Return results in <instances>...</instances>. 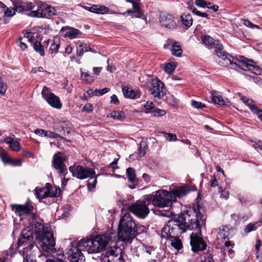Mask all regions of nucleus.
Returning a JSON list of instances; mask_svg holds the SVG:
<instances>
[{
	"mask_svg": "<svg viewBox=\"0 0 262 262\" xmlns=\"http://www.w3.org/2000/svg\"><path fill=\"white\" fill-rule=\"evenodd\" d=\"M206 217L194 208L176 215L169 220L162 229L161 246H182L178 236L187 229L193 230L205 225Z\"/></svg>",
	"mask_w": 262,
	"mask_h": 262,
	"instance_id": "obj_1",
	"label": "nucleus"
},
{
	"mask_svg": "<svg viewBox=\"0 0 262 262\" xmlns=\"http://www.w3.org/2000/svg\"><path fill=\"white\" fill-rule=\"evenodd\" d=\"M136 225L129 213H125L120 220L118 226V236L115 232H108L98 235L94 237L92 236L83 238L78 242L73 240L70 242V246H107L117 244L118 241L123 242L125 244L130 243L137 234Z\"/></svg>",
	"mask_w": 262,
	"mask_h": 262,
	"instance_id": "obj_2",
	"label": "nucleus"
},
{
	"mask_svg": "<svg viewBox=\"0 0 262 262\" xmlns=\"http://www.w3.org/2000/svg\"><path fill=\"white\" fill-rule=\"evenodd\" d=\"M11 207L12 210L19 216L31 214L30 225L34 227L36 239L40 246H55L50 227L43 224V220L37 215L32 213L34 208L32 202L28 201L24 205L12 204Z\"/></svg>",
	"mask_w": 262,
	"mask_h": 262,
	"instance_id": "obj_3",
	"label": "nucleus"
},
{
	"mask_svg": "<svg viewBox=\"0 0 262 262\" xmlns=\"http://www.w3.org/2000/svg\"><path fill=\"white\" fill-rule=\"evenodd\" d=\"M145 198L148 204H152L155 206L161 208L171 206L174 201V196L169 191L159 190L156 192L155 194L145 195Z\"/></svg>",
	"mask_w": 262,
	"mask_h": 262,
	"instance_id": "obj_4",
	"label": "nucleus"
},
{
	"mask_svg": "<svg viewBox=\"0 0 262 262\" xmlns=\"http://www.w3.org/2000/svg\"><path fill=\"white\" fill-rule=\"evenodd\" d=\"M227 61V66L235 70L242 69L244 71H250L256 75H260L262 69L259 67L248 63L244 57H241V59H237L233 57Z\"/></svg>",
	"mask_w": 262,
	"mask_h": 262,
	"instance_id": "obj_5",
	"label": "nucleus"
},
{
	"mask_svg": "<svg viewBox=\"0 0 262 262\" xmlns=\"http://www.w3.org/2000/svg\"><path fill=\"white\" fill-rule=\"evenodd\" d=\"M202 41L205 45L212 46L214 48L215 54L224 62L222 65L227 66V61L230 59L231 56L224 51L223 47L219 40H214L210 36L205 35L202 37Z\"/></svg>",
	"mask_w": 262,
	"mask_h": 262,
	"instance_id": "obj_6",
	"label": "nucleus"
},
{
	"mask_svg": "<svg viewBox=\"0 0 262 262\" xmlns=\"http://www.w3.org/2000/svg\"><path fill=\"white\" fill-rule=\"evenodd\" d=\"M69 169L73 177L80 180H83L88 178L93 179L94 176L95 174V171L93 169L84 167L81 165H72L70 166Z\"/></svg>",
	"mask_w": 262,
	"mask_h": 262,
	"instance_id": "obj_7",
	"label": "nucleus"
},
{
	"mask_svg": "<svg viewBox=\"0 0 262 262\" xmlns=\"http://www.w3.org/2000/svg\"><path fill=\"white\" fill-rule=\"evenodd\" d=\"M149 204L144 198V200H138L135 204L132 205L129 207V210L137 216L144 219L149 213V209L148 207Z\"/></svg>",
	"mask_w": 262,
	"mask_h": 262,
	"instance_id": "obj_8",
	"label": "nucleus"
},
{
	"mask_svg": "<svg viewBox=\"0 0 262 262\" xmlns=\"http://www.w3.org/2000/svg\"><path fill=\"white\" fill-rule=\"evenodd\" d=\"M233 232L232 229L229 228L227 226H222L219 228L216 239L217 245L224 244V246H234V243L230 241L229 239L232 237L231 233Z\"/></svg>",
	"mask_w": 262,
	"mask_h": 262,
	"instance_id": "obj_9",
	"label": "nucleus"
},
{
	"mask_svg": "<svg viewBox=\"0 0 262 262\" xmlns=\"http://www.w3.org/2000/svg\"><path fill=\"white\" fill-rule=\"evenodd\" d=\"M110 249L105 252L104 262H125L120 247H109Z\"/></svg>",
	"mask_w": 262,
	"mask_h": 262,
	"instance_id": "obj_10",
	"label": "nucleus"
},
{
	"mask_svg": "<svg viewBox=\"0 0 262 262\" xmlns=\"http://www.w3.org/2000/svg\"><path fill=\"white\" fill-rule=\"evenodd\" d=\"M159 22L161 26L168 30H174L177 24L174 17L166 12H161L159 16Z\"/></svg>",
	"mask_w": 262,
	"mask_h": 262,
	"instance_id": "obj_11",
	"label": "nucleus"
},
{
	"mask_svg": "<svg viewBox=\"0 0 262 262\" xmlns=\"http://www.w3.org/2000/svg\"><path fill=\"white\" fill-rule=\"evenodd\" d=\"M66 161L65 155L61 152L55 153L53 157L52 165L59 174H63L67 170V167L64 163Z\"/></svg>",
	"mask_w": 262,
	"mask_h": 262,
	"instance_id": "obj_12",
	"label": "nucleus"
},
{
	"mask_svg": "<svg viewBox=\"0 0 262 262\" xmlns=\"http://www.w3.org/2000/svg\"><path fill=\"white\" fill-rule=\"evenodd\" d=\"M42 97L46 100L52 107L60 109L62 107V104L58 97L50 92L48 88L44 86L41 92Z\"/></svg>",
	"mask_w": 262,
	"mask_h": 262,
	"instance_id": "obj_13",
	"label": "nucleus"
},
{
	"mask_svg": "<svg viewBox=\"0 0 262 262\" xmlns=\"http://www.w3.org/2000/svg\"><path fill=\"white\" fill-rule=\"evenodd\" d=\"M33 247H26L23 249L22 251H19V252L24 257V262H35V260L32 258L29 255H27L26 257H25L26 252H27L29 249V250H31ZM9 250L10 251L6 250V251L3 252L2 255L0 257V262H5V260L8 258L9 256H10L11 257L12 256L15 249H14L12 247H10Z\"/></svg>",
	"mask_w": 262,
	"mask_h": 262,
	"instance_id": "obj_14",
	"label": "nucleus"
},
{
	"mask_svg": "<svg viewBox=\"0 0 262 262\" xmlns=\"http://www.w3.org/2000/svg\"><path fill=\"white\" fill-rule=\"evenodd\" d=\"M207 247H191L192 252L201 257V262H214L212 256Z\"/></svg>",
	"mask_w": 262,
	"mask_h": 262,
	"instance_id": "obj_15",
	"label": "nucleus"
},
{
	"mask_svg": "<svg viewBox=\"0 0 262 262\" xmlns=\"http://www.w3.org/2000/svg\"><path fill=\"white\" fill-rule=\"evenodd\" d=\"M152 84L153 88L150 89L151 94L155 97L161 98L166 95V91L164 83L160 80H153Z\"/></svg>",
	"mask_w": 262,
	"mask_h": 262,
	"instance_id": "obj_16",
	"label": "nucleus"
},
{
	"mask_svg": "<svg viewBox=\"0 0 262 262\" xmlns=\"http://www.w3.org/2000/svg\"><path fill=\"white\" fill-rule=\"evenodd\" d=\"M79 247H71L68 258L71 262H85V257Z\"/></svg>",
	"mask_w": 262,
	"mask_h": 262,
	"instance_id": "obj_17",
	"label": "nucleus"
},
{
	"mask_svg": "<svg viewBox=\"0 0 262 262\" xmlns=\"http://www.w3.org/2000/svg\"><path fill=\"white\" fill-rule=\"evenodd\" d=\"M36 4L37 9L35 11H31L28 15L35 18H45L46 15L44 11L45 10V3L41 1H36Z\"/></svg>",
	"mask_w": 262,
	"mask_h": 262,
	"instance_id": "obj_18",
	"label": "nucleus"
},
{
	"mask_svg": "<svg viewBox=\"0 0 262 262\" xmlns=\"http://www.w3.org/2000/svg\"><path fill=\"white\" fill-rule=\"evenodd\" d=\"M190 246H207V244L203 240L200 231L198 232H192L190 236Z\"/></svg>",
	"mask_w": 262,
	"mask_h": 262,
	"instance_id": "obj_19",
	"label": "nucleus"
},
{
	"mask_svg": "<svg viewBox=\"0 0 262 262\" xmlns=\"http://www.w3.org/2000/svg\"><path fill=\"white\" fill-rule=\"evenodd\" d=\"M33 238V231L30 228H26L21 231V235L18 238L17 246H21L26 244H27V242L30 241Z\"/></svg>",
	"mask_w": 262,
	"mask_h": 262,
	"instance_id": "obj_20",
	"label": "nucleus"
},
{
	"mask_svg": "<svg viewBox=\"0 0 262 262\" xmlns=\"http://www.w3.org/2000/svg\"><path fill=\"white\" fill-rule=\"evenodd\" d=\"M39 250H42L44 252L51 254H54L56 256H64V251L60 247H37Z\"/></svg>",
	"mask_w": 262,
	"mask_h": 262,
	"instance_id": "obj_21",
	"label": "nucleus"
},
{
	"mask_svg": "<svg viewBox=\"0 0 262 262\" xmlns=\"http://www.w3.org/2000/svg\"><path fill=\"white\" fill-rule=\"evenodd\" d=\"M122 92L125 98L135 99L139 98L141 93L138 91H134L128 87L124 86L122 88Z\"/></svg>",
	"mask_w": 262,
	"mask_h": 262,
	"instance_id": "obj_22",
	"label": "nucleus"
},
{
	"mask_svg": "<svg viewBox=\"0 0 262 262\" xmlns=\"http://www.w3.org/2000/svg\"><path fill=\"white\" fill-rule=\"evenodd\" d=\"M189 192V189L186 186L178 187L171 190V193L174 196V201L176 198H181L185 196Z\"/></svg>",
	"mask_w": 262,
	"mask_h": 262,
	"instance_id": "obj_23",
	"label": "nucleus"
},
{
	"mask_svg": "<svg viewBox=\"0 0 262 262\" xmlns=\"http://www.w3.org/2000/svg\"><path fill=\"white\" fill-rule=\"evenodd\" d=\"M35 194L38 199H43L50 196H54L57 195V193H50L46 188H36L35 189Z\"/></svg>",
	"mask_w": 262,
	"mask_h": 262,
	"instance_id": "obj_24",
	"label": "nucleus"
},
{
	"mask_svg": "<svg viewBox=\"0 0 262 262\" xmlns=\"http://www.w3.org/2000/svg\"><path fill=\"white\" fill-rule=\"evenodd\" d=\"M89 11L98 14H104L108 12L109 9L104 6L93 5L89 8Z\"/></svg>",
	"mask_w": 262,
	"mask_h": 262,
	"instance_id": "obj_25",
	"label": "nucleus"
},
{
	"mask_svg": "<svg viewBox=\"0 0 262 262\" xmlns=\"http://www.w3.org/2000/svg\"><path fill=\"white\" fill-rule=\"evenodd\" d=\"M211 102L215 104L225 105V100L223 99L222 96L216 91H212L211 95Z\"/></svg>",
	"mask_w": 262,
	"mask_h": 262,
	"instance_id": "obj_26",
	"label": "nucleus"
},
{
	"mask_svg": "<svg viewBox=\"0 0 262 262\" xmlns=\"http://www.w3.org/2000/svg\"><path fill=\"white\" fill-rule=\"evenodd\" d=\"M88 47V45L86 43L78 40L76 43V54L77 55L80 57L83 56L84 52H86V50Z\"/></svg>",
	"mask_w": 262,
	"mask_h": 262,
	"instance_id": "obj_27",
	"label": "nucleus"
},
{
	"mask_svg": "<svg viewBox=\"0 0 262 262\" xmlns=\"http://www.w3.org/2000/svg\"><path fill=\"white\" fill-rule=\"evenodd\" d=\"M171 51L173 55L181 57L182 50L180 43L177 41H174L171 46Z\"/></svg>",
	"mask_w": 262,
	"mask_h": 262,
	"instance_id": "obj_28",
	"label": "nucleus"
},
{
	"mask_svg": "<svg viewBox=\"0 0 262 262\" xmlns=\"http://www.w3.org/2000/svg\"><path fill=\"white\" fill-rule=\"evenodd\" d=\"M108 116L120 121H123L125 117V113L121 111H113Z\"/></svg>",
	"mask_w": 262,
	"mask_h": 262,
	"instance_id": "obj_29",
	"label": "nucleus"
},
{
	"mask_svg": "<svg viewBox=\"0 0 262 262\" xmlns=\"http://www.w3.org/2000/svg\"><path fill=\"white\" fill-rule=\"evenodd\" d=\"M70 30L66 32L64 37H69L71 39L75 38L78 35L81 34V32L77 29L74 28L68 27Z\"/></svg>",
	"mask_w": 262,
	"mask_h": 262,
	"instance_id": "obj_30",
	"label": "nucleus"
},
{
	"mask_svg": "<svg viewBox=\"0 0 262 262\" xmlns=\"http://www.w3.org/2000/svg\"><path fill=\"white\" fill-rule=\"evenodd\" d=\"M148 148V145L146 141L142 140L139 144V147L138 149V155L139 157H143L146 152Z\"/></svg>",
	"mask_w": 262,
	"mask_h": 262,
	"instance_id": "obj_31",
	"label": "nucleus"
},
{
	"mask_svg": "<svg viewBox=\"0 0 262 262\" xmlns=\"http://www.w3.org/2000/svg\"><path fill=\"white\" fill-rule=\"evenodd\" d=\"M126 174L128 180L133 183H137L138 179L136 178L135 170L133 168L129 167L126 169Z\"/></svg>",
	"mask_w": 262,
	"mask_h": 262,
	"instance_id": "obj_32",
	"label": "nucleus"
},
{
	"mask_svg": "<svg viewBox=\"0 0 262 262\" xmlns=\"http://www.w3.org/2000/svg\"><path fill=\"white\" fill-rule=\"evenodd\" d=\"M181 21L186 27H189L192 24V18L190 14H183L181 16Z\"/></svg>",
	"mask_w": 262,
	"mask_h": 262,
	"instance_id": "obj_33",
	"label": "nucleus"
},
{
	"mask_svg": "<svg viewBox=\"0 0 262 262\" xmlns=\"http://www.w3.org/2000/svg\"><path fill=\"white\" fill-rule=\"evenodd\" d=\"M45 10L44 11L46 14L45 18H49L56 15V11L53 7L45 4Z\"/></svg>",
	"mask_w": 262,
	"mask_h": 262,
	"instance_id": "obj_34",
	"label": "nucleus"
},
{
	"mask_svg": "<svg viewBox=\"0 0 262 262\" xmlns=\"http://www.w3.org/2000/svg\"><path fill=\"white\" fill-rule=\"evenodd\" d=\"M259 227V223L256 222L254 223H249L244 228V231L245 233H249L251 231H255Z\"/></svg>",
	"mask_w": 262,
	"mask_h": 262,
	"instance_id": "obj_35",
	"label": "nucleus"
},
{
	"mask_svg": "<svg viewBox=\"0 0 262 262\" xmlns=\"http://www.w3.org/2000/svg\"><path fill=\"white\" fill-rule=\"evenodd\" d=\"M106 247H84L89 253H97L105 251Z\"/></svg>",
	"mask_w": 262,
	"mask_h": 262,
	"instance_id": "obj_36",
	"label": "nucleus"
},
{
	"mask_svg": "<svg viewBox=\"0 0 262 262\" xmlns=\"http://www.w3.org/2000/svg\"><path fill=\"white\" fill-rule=\"evenodd\" d=\"M34 50L38 53L41 56L45 55V51L41 43L38 41H36L33 44Z\"/></svg>",
	"mask_w": 262,
	"mask_h": 262,
	"instance_id": "obj_37",
	"label": "nucleus"
},
{
	"mask_svg": "<svg viewBox=\"0 0 262 262\" xmlns=\"http://www.w3.org/2000/svg\"><path fill=\"white\" fill-rule=\"evenodd\" d=\"M145 111L144 112L146 114H151L152 112H153L156 108L155 107L154 104L150 101H147L145 104L144 105Z\"/></svg>",
	"mask_w": 262,
	"mask_h": 262,
	"instance_id": "obj_38",
	"label": "nucleus"
},
{
	"mask_svg": "<svg viewBox=\"0 0 262 262\" xmlns=\"http://www.w3.org/2000/svg\"><path fill=\"white\" fill-rule=\"evenodd\" d=\"M221 252L224 256H226L227 254L231 258H233L234 256V251L231 249H229V247H225L224 248H222Z\"/></svg>",
	"mask_w": 262,
	"mask_h": 262,
	"instance_id": "obj_39",
	"label": "nucleus"
},
{
	"mask_svg": "<svg viewBox=\"0 0 262 262\" xmlns=\"http://www.w3.org/2000/svg\"><path fill=\"white\" fill-rule=\"evenodd\" d=\"M166 114V112L164 110L159 109L158 108L156 107L151 115L152 116L155 117H162L164 116Z\"/></svg>",
	"mask_w": 262,
	"mask_h": 262,
	"instance_id": "obj_40",
	"label": "nucleus"
},
{
	"mask_svg": "<svg viewBox=\"0 0 262 262\" xmlns=\"http://www.w3.org/2000/svg\"><path fill=\"white\" fill-rule=\"evenodd\" d=\"M47 134L46 137H49L50 138H60L63 140L64 139V138L63 137H62L60 134H58L55 132L50 130H47Z\"/></svg>",
	"mask_w": 262,
	"mask_h": 262,
	"instance_id": "obj_41",
	"label": "nucleus"
},
{
	"mask_svg": "<svg viewBox=\"0 0 262 262\" xmlns=\"http://www.w3.org/2000/svg\"><path fill=\"white\" fill-rule=\"evenodd\" d=\"M110 91L107 88H105L101 90H95L92 92V95L95 96H101L106 94Z\"/></svg>",
	"mask_w": 262,
	"mask_h": 262,
	"instance_id": "obj_42",
	"label": "nucleus"
},
{
	"mask_svg": "<svg viewBox=\"0 0 262 262\" xmlns=\"http://www.w3.org/2000/svg\"><path fill=\"white\" fill-rule=\"evenodd\" d=\"M1 157L5 164H10L12 161V159L10 158L4 151L1 154Z\"/></svg>",
	"mask_w": 262,
	"mask_h": 262,
	"instance_id": "obj_43",
	"label": "nucleus"
},
{
	"mask_svg": "<svg viewBox=\"0 0 262 262\" xmlns=\"http://www.w3.org/2000/svg\"><path fill=\"white\" fill-rule=\"evenodd\" d=\"M7 89V85L6 83L4 82L0 77V95H5L6 90Z\"/></svg>",
	"mask_w": 262,
	"mask_h": 262,
	"instance_id": "obj_44",
	"label": "nucleus"
},
{
	"mask_svg": "<svg viewBox=\"0 0 262 262\" xmlns=\"http://www.w3.org/2000/svg\"><path fill=\"white\" fill-rule=\"evenodd\" d=\"M98 176H99V174L95 176L94 177V180H93V181L92 182H91V179H90L88 181V187L90 190H91L95 188L96 184L97 183V178Z\"/></svg>",
	"mask_w": 262,
	"mask_h": 262,
	"instance_id": "obj_45",
	"label": "nucleus"
},
{
	"mask_svg": "<svg viewBox=\"0 0 262 262\" xmlns=\"http://www.w3.org/2000/svg\"><path fill=\"white\" fill-rule=\"evenodd\" d=\"M10 148L13 151H18L20 149V144L17 140H14L10 145Z\"/></svg>",
	"mask_w": 262,
	"mask_h": 262,
	"instance_id": "obj_46",
	"label": "nucleus"
},
{
	"mask_svg": "<svg viewBox=\"0 0 262 262\" xmlns=\"http://www.w3.org/2000/svg\"><path fill=\"white\" fill-rule=\"evenodd\" d=\"M246 104L249 107L253 113H254L258 108L252 100L249 99L247 101Z\"/></svg>",
	"mask_w": 262,
	"mask_h": 262,
	"instance_id": "obj_47",
	"label": "nucleus"
},
{
	"mask_svg": "<svg viewBox=\"0 0 262 262\" xmlns=\"http://www.w3.org/2000/svg\"><path fill=\"white\" fill-rule=\"evenodd\" d=\"M241 20L243 21L244 25L247 27L252 28V29H253V28L259 29L260 28L258 26L252 24L250 21H249L248 19H242Z\"/></svg>",
	"mask_w": 262,
	"mask_h": 262,
	"instance_id": "obj_48",
	"label": "nucleus"
},
{
	"mask_svg": "<svg viewBox=\"0 0 262 262\" xmlns=\"http://www.w3.org/2000/svg\"><path fill=\"white\" fill-rule=\"evenodd\" d=\"M176 66L170 63H167L164 68L166 73L171 74L175 70Z\"/></svg>",
	"mask_w": 262,
	"mask_h": 262,
	"instance_id": "obj_49",
	"label": "nucleus"
},
{
	"mask_svg": "<svg viewBox=\"0 0 262 262\" xmlns=\"http://www.w3.org/2000/svg\"><path fill=\"white\" fill-rule=\"evenodd\" d=\"M4 13L5 15L7 17H11L13 16L16 13L15 8H6Z\"/></svg>",
	"mask_w": 262,
	"mask_h": 262,
	"instance_id": "obj_50",
	"label": "nucleus"
},
{
	"mask_svg": "<svg viewBox=\"0 0 262 262\" xmlns=\"http://www.w3.org/2000/svg\"><path fill=\"white\" fill-rule=\"evenodd\" d=\"M164 137L169 141H175L177 140V136L171 133H164Z\"/></svg>",
	"mask_w": 262,
	"mask_h": 262,
	"instance_id": "obj_51",
	"label": "nucleus"
},
{
	"mask_svg": "<svg viewBox=\"0 0 262 262\" xmlns=\"http://www.w3.org/2000/svg\"><path fill=\"white\" fill-rule=\"evenodd\" d=\"M81 77L83 78V77H85L86 79L85 81L87 83H91L94 81V78L93 76L90 75L87 72H81Z\"/></svg>",
	"mask_w": 262,
	"mask_h": 262,
	"instance_id": "obj_52",
	"label": "nucleus"
},
{
	"mask_svg": "<svg viewBox=\"0 0 262 262\" xmlns=\"http://www.w3.org/2000/svg\"><path fill=\"white\" fill-rule=\"evenodd\" d=\"M191 105L193 107L199 109L205 107L206 106L204 103H202L201 102H198L195 100L191 101Z\"/></svg>",
	"mask_w": 262,
	"mask_h": 262,
	"instance_id": "obj_53",
	"label": "nucleus"
},
{
	"mask_svg": "<svg viewBox=\"0 0 262 262\" xmlns=\"http://www.w3.org/2000/svg\"><path fill=\"white\" fill-rule=\"evenodd\" d=\"M54 130L59 133H61L63 135H66V134L68 135L70 133V131L69 130H67L66 132L63 126H56L54 127Z\"/></svg>",
	"mask_w": 262,
	"mask_h": 262,
	"instance_id": "obj_54",
	"label": "nucleus"
},
{
	"mask_svg": "<svg viewBox=\"0 0 262 262\" xmlns=\"http://www.w3.org/2000/svg\"><path fill=\"white\" fill-rule=\"evenodd\" d=\"M261 247H255L256 251V257L260 261L262 262V249Z\"/></svg>",
	"mask_w": 262,
	"mask_h": 262,
	"instance_id": "obj_55",
	"label": "nucleus"
},
{
	"mask_svg": "<svg viewBox=\"0 0 262 262\" xmlns=\"http://www.w3.org/2000/svg\"><path fill=\"white\" fill-rule=\"evenodd\" d=\"M60 47V45L59 43H53L50 48V51L52 53H56L58 50V49Z\"/></svg>",
	"mask_w": 262,
	"mask_h": 262,
	"instance_id": "obj_56",
	"label": "nucleus"
},
{
	"mask_svg": "<svg viewBox=\"0 0 262 262\" xmlns=\"http://www.w3.org/2000/svg\"><path fill=\"white\" fill-rule=\"evenodd\" d=\"M93 111V106L91 103L86 104L82 108V111L88 113H91Z\"/></svg>",
	"mask_w": 262,
	"mask_h": 262,
	"instance_id": "obj_57",
	"label": "nucleus"
},
{
	"mask_svg": "<svg viewBox=\"0 0 262 262\" xmlns=\"http://www.w3.org/2000/svg\"><path fill=\"white\" fill-rule=\"evenodd\" d=\"M47 130L38 128L34 130V133L42 137H46L47 134Z\"/></svg>",
	"mask_w": 262,
	"mask_h": 262,
	"instance_id": "obj_58",
	"label": "nucleus"
},
{
	"mask_svg": "<svg viewBox=\"0 0 262 262\" xmlns=\"http://www.w3.org/2000/svg\"><path fill=\"white\" fill-rule=\"evenodd\" d=\"M195 4L199 7L205 8L207 6V1L205 0H195Z\"/></svg>",
	"mask_w": 262,
	"mask_h": 262,
	"instance_id": "obj_59",
	"label": "nucleus"
},
{
	"mask_svg": "<svg viewBox=\"0 0 262 262\" xmlns=\"http://www.w3.org/2000/svg\"><path fill=\"white\" fill-rule=\"evenodd\" d=\"M18 45L20 48L23 50H25L27 49V46L25 42L23 41V38L19 37L18 39Z\"/></svg>",
	"mask_w": 262,
	"mask_h": 262,
	"instance_id": "obj_60",
	"label": "nucleus"
},
{
	"mask_svg": "<svg viewBox=\"0 0 262 262\" xmlns=\"http://www.w3.org/2000/svg\"><path fill=\"white\" fill-rule=\"evenodd\" d=\"M26 11H30L34 8L35 5L31 2H27L24 4Z\"/></svg>",
	"mask_w": 262,
	"mask_h": 262,
	"instance_id": "obj_61",
	"label": "nucleus"
},
{
	"mask_svg": "<svg viewBox=\"0 0 262 262\" xmlns=\"http://www.w3.org/2000/svg\"><path fill=\"white\" fill-rule=\"evenodd\" d=\"M136 14L134 16L135 17L137 18H141L142 19H144L145 17V16L143 13V11L142 9L139 10V11H137L135 12Z\"/></svg>",
	"mask_w": 262,
	"mask_h": 262,
	"instance_id": "obj_62",
	"label": "nucleus"
},
{
	"mask_svg": "<svg viewBox=\"0 0 262 262\" xmlns=\"http://www.w3.org/2000/svg\"><path fill=\"white\" fill-rule=\"evenodd\" d=\"M111 103L112 104H116V105H118L119 104V101L117 97V96L116 95H113L111 97Z\"/></svg>",
	"mask_w": 262,
	"mask_h": 262,
	"instance_id": "obj_63",
	"label": "nucleus"
},
{
	"mask_svg": "<svg viewBox=\"0 0 262 262\" xmlns=\"http://www.w3.org/2000/svg\"><path fill=\"white\" fill-rule=\"evenodd\" d=\"M253 113L256 114L258 118L262 121V110H259L258 108Z\"/></svg>",
	"mask_w": 262,
	"mask_h": 262,
	"instance_id": "obj_64",
	"label": "nucleus"
}]
</instances>
